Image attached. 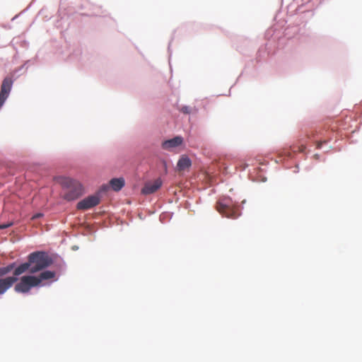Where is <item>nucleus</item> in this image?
<instances>
[{"label":"nucleus","mask_w":362,"mask_h":362,"mask_svg":"<svg viewBox=\"0 0 362 362\" xmlns=\"http://www.w3.org/2000/svg\"><path fill=\"white\" fill-rule=\"evenodd\" d=\"M59 182L67 192L63 198L67 201H72L78 198L83 193L81 183L70 177H62L59 178Z\"/></svg>","instance_id":"f03ea898"},{"label":"nucleus","mask_w":362,"mask_h":362,"mask_svg":"<svg viewBox=\"0 0 362 362\" xmlns=\"http://www.w3.org/2000/svg\"><path fill=\"white\" fill-rule=\"evenodd\" d=\"M323 143H325V141H317V144H316V147L317 148H320L322 147V145Z\"/></svg>","instance_id":"f3484780"},{"label":"nucleus","mask_w":362,"mask_h":362,"mask_svg":"<svg viewBox=\"0 0 362 362\" xmlns=\"http://www.w3.org/2000/svg\"><path fill=\"white\" fill-rule=\"evenodd\" d=\"M305 149V146L303 145V144H300L298 146H293L292 147V150L296 152V151H298V152H304Z\"/></svg>","instance_id":"4468645a"},{"label":"nucleus","mask_w":362,"mask_h":362,"mask_svg":"<svg viewBox=\"0 0 362 362\" xmlns=\"http://www.w3.org/2000/svg\"><path fill=\"white\" fill-rule=\"evenodd\" d=\"M14 268V264H11L6 267L0 268V276H5Z\"/></svg>","instance_id":"ddd939ff"},{"label":"nucleus","mask_w":362,"mask_h":362,"mask_svg":"<svg viewBox=\"0 0 362 362\" xmlns=\"http://www.w3.org/2000/svg\"><path fill=\"white\" fill-rule=\"evenodd\" d=\"M55 276V272L52 271H45L39 276H23L21 281L15 286V291L18 293H28L32 287L37 286L45 280L53 279Z\"/></svg>","instance_id":"f257e3e1"},{"label":"nucleus","mask_w":362,"mask_h":362,"mask_svg":"<svg viewBox=\"0 0 362 362\" xmlns=\"http://www.w3.org/2000/svg\"><path fill=\"white\" fill-rule=\"evenodd\" d=\"M163 185V181L160 178L148 181L145 183L144 187L141 189V193L143 194H151L156 192Z\"/></svg>","instance_id":"0eeeda50"},{"label":"nucleus","mask_w":362,"mask_h":362,"mask_svg":"<svg viewBox=\"0 0 362 362\" xmlns=\"http://www.w3.org/2000/svg\"><path fill=\"white\" fill-rule=\"evenodd\" d=\"M30 267L31 266L29 263V261L28 260L27 262L21 264L17 268L15 269L13 272L14 276L17 277L18 276L22 274L23 273L27 272L28 270L30 271Z\"/></svg>","instance_id":"f8f14e48"},{"label":"nucleus","mask_w":362,"mask_h":362,"mask_svg":"<svg viewBox=\"0 0 362 362\" xmlns=\"http://www.w3.org/2000/svg\"><path fill=\"white\" fill-rule=\"evenodd\" d=\"M110 185L115 192L119 191L124 185V180L122 177L113 178L110 181Z\"/></svg>","instance_id":"9b49d317"},{"label":"nucleus","mask_w":362,"mask_h":362,"mask_svg":"<svg viewBox=\"0 0 362 362\" xmlns=\"http://www.w3.org/2000/svg\"><path fill=\"white\" fill-rule=\"evenodd\" d=\"M28 261L31 266L30 273L34 274L50 266L52 259L45 252H34L29 255Z\"/></svg>","instance_id":"7ed1b4c3"},{"label":"nucleus","mask_w":362,"mask_h":362,"mask_svg":"<svg viewBox=\"0 0 362 362\" xmlns=\"http://www.w3.org/2000/svg\"><path fill=\"white\" fill-rule=\"evenodd\" d=\"M183 144V138L180 136H177L171 139L165 140L162 143V148L164 150L171 151L174 148L181 146Z\"/></svg>","instance_id":"6e6552de"},{"label":"nucleus","mask_w":362,"mask_h":362,"mask_svg":"<svg viewBox=\"0 0 362 362\" xmlns=\"http://www.w3.org/2000/svg\"><path fill=\"white\" fill-rule=\"evenodd\" d=\"M192 165V161L187 156H182L177 163L179 171H183Z\"/></svg>","instance_id":"9d476101"},{"label":"nucleus","mask_w":362,"mask_h":362,"mask_svg":"<svg viewBox=\"0 0 362 362\" xmlns=\"http://www.w3.org/2000/svg\"><path fill=\"white\" fill-rule=\"evenodd\" d=\"M100 203V197L98 195H91L80 201L77 204V209L79 210H87L93 206H97Z\"/></svg>","instance_id":"39448f33"},{"label":"nucleus","mask_w":362,"mask_h":362,"mask_svg":"<svg viewBox=\"0 0 362 362\" xmlns=\"http://www.w3.org/2000/svg\"><path fill=\"white\" fill-rule=\"evenodd\" d=\"M12 85L13 81L11 78L6 77L4 79L0 91V108L3 106L5 100L8 97Z\"/></svg>","instance_id":"423d86ee"},{"label":"nucleus","mask_w":362,"mask_h":362,"mask_svg":"<svg viewBox=\"0 0 362 362\" xmlns=\"http://www.w3.org/2000/svg\"><path fill=\"white\" fill-rule=\"evenodd\" d=\"M42 216V214L39 213V214H35L33 217H32V219H36V218H40Z\"/></svg>","instance_id":"a211bd4d"},{"label":"nucleus","mask_w":362,"mask_h":362,"mask_svg":"<svg viewBox=\"0 0 362 362\" xmlns=\"http://www.w3.org/2000/svg\"><path fill=\"white\" fill-rule=\"evenodd\" d=\"M181 111L185 114H189L191 112L190 107L187 106H184L181 108Z\"/></svg>","instance_id":"dca6fc26"},{"label":"nucleus","mask_w":362,"mask_h":362,"mask_svg":"<svg viewBox=\"0 0 362 362\" xmlns=\"http://www.w3.org/2000/svg\"><path fill=\"white\" fill-rule=\"evenodd\" d=\"M17 281L18 278L15 276L0 279V294L4 293Z\"/></svg>","instance_id":"1a4fd4ad"},{"label":"nucleus","mask_w":362,"mask_h":362,"mask_svg":"<svg viewBox=\"0 0 362 362\" xmlns=\"http://www.w3.org/2000/svg\"><path fill=\"white\" fill-rule=\"evenodd\" d=\"M13 225L12 221L8 222L7 223L0 224V229H5Z\"/></svg>","instance_id":"2eb2a0df"},{"label":"nucleus","mask_w":362,"mask_h":362,"mask_svg":"<svg viewBox=\"0 0 362 362\" xmlns=\"http://www.w3.org/2000/svg\"><path fill=\"white\" fill-rule=\"evenodd\" d=\"M216 210L223 216L229 218H237L240 212L239 208L229 197L219 199L216 204Z\"/></svg>","instance_id":"20e7f679"}]
</instances>
